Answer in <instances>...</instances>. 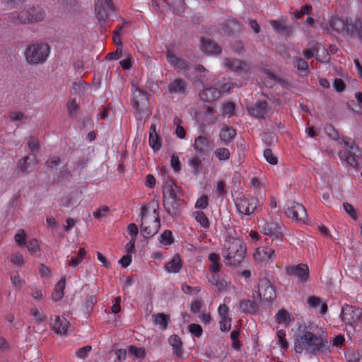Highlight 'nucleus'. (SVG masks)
<instances>
[{"label": "nucleus", "instance_id": "nucleus-1", "mask_svg": "<svg viewBox=\"0 0 362 362\" xmlns=\"http://www.w3.org/2000/svg\"><path fill=\"white\" fill-rule=\"evenodd\" d=\"M308 326L300 325L295 334L294 349L301 354L303 350L308 354L316 355L327 349L321 337L317 336L308 329Z\"/></svg>", "mask_w": 362, "mask_h": 362}, {"label": "nucleus", "instance_id": "nucleus-2", "mask_svg": "<svg viewBox=\"0 0 362 362\" xmlns=\"http://www.w3.org/2000/svg\"><path fill=\"white\" fill-rule=\"evenodd\" d=\"M50 53V47L47 43H36L29 45L25 51L26 61L30 64L44 63Z\"/></svg>", "mask_w": 362, "mask_h": 362}, {"label": "nucleus", "instance_id": "nucleus-3", "mask_svg": "<svg viewBox=\"0 0 362 362\" xmlns=\"http://www.w3.org/2000/svg\"><path fill=\"white\" fill-rule=\"evenodd\" d=\"M45 18V11L38 5L30 6L13 15V23L16 24H29L43 21Z\"/></svg>", "mask_w": 362, "mask_h": 362}, {"label": "nucleus", "instance_id": "nucleus-4", "mask_svg": "<svg viewBox=\"0 0 362 362\" xmlns=\"http://www.w3.org/2000/svg\"><path fill=\"white\" fill-rule=\"evenodd\" d=\"M224 257L229 260L230 265L237 266L243 260L246 248L244 243L240 239H232L228 241Z\"/></svg>", "mask_w": 362, "mask_h": 362}, {"label": "nucleus", "instance_id": "nucleus-5", "mask_svg": "<svg viewBox=\"0 0 362 362\" xmlns=\"http://www.w3.org/2000/svg\"><path fill=\"white\" fill-rule=\"evenodd\" d=\"M340 316L346 326H349L353 332H355L362 317V309L353 305H344L341 308Z\"/></svg>", "mask_w": 362, "mask_h": 362}, {"label": "nucleus", "instance_id": "nucleus-6", "mask_svg": "<svg viewBox=\"0 0 362 362\" xmlns=\"http://www.w3.org/2000/svg\"><path fill=\"white\" fill-rule=\"evenodd\" d=\"M255 300L272 303L276 298V292L270 281L267 279H261L257 285V296H252Z\"/></svg>", "mask_w": 362, "mask_h": 362}, {"label": "nucleus", "instance_id": "nucleus-7", "mask_svg": "<svg viewBox=\"0 0 362 362\" xmlns=\"http://www.w3.org/2000/svg\"><path fill=\"white\" fill-rule=\"evenodd\" d=\"M238 212L245 214H252L255 209L260 206L259 200L255 197L243 196L238 198L235 202Z\"/></svg>", "mask_w": 362, "mask_h": 362}, {"label": "nucleus", "instance_id": "nucleus-8", "mask_svg": "<svg viewBox=\"0 0 362 362\" xmlns=\"http://www.w3.org/2000/svg\"><path fill=\"white\" fill-rule=\"evenodd\" d=\"M134 107L140 115L148 116L151 111L148 108V98L146 92L136 88L133 94Z\"/></svg>", "mask_w": 362, "mask_h": 362}, {"label": "nucleus", "instance_id": "nucleus-9", "mask_svg": "<svg viewBox=\"0 0 362 362\" xmlns=\"http://www.w3.org/2000/svg\"><path fill=\"white\" fill-rule=\"evenodd\" d=\"M262 232L271 238L272 243L275 240L276 245L281 242L282 227L279 223L272 221H265L262 226Z\"/></svg>", "mask_w": 362, "mask_h": 362}, {"label": "nucleus", "instance_id": "nucleus-10", "mask_svg": "<svg viewBox=\"0 0 362 362\" xmlns=\"http://www.w3.org/2000/svg\"><path fill=\"white\" fill-rule=\"evenodd\" d=\"M285 214L288 218H291L298 221H304L307 217L306 209L300 204L291 202L287 204Z\"/></svg>", "mask_w": 362, "mask_h": 362}, {"label": "nucleus", "instance_id": "nucleus-11", "mask_svg": "<svg viewBox=\"0 0 362 362\" xmlns=\"http://www.w3.org/2000/svg\"><path fill=\"white\" fill-rule=\"evenodd\" d=\"M345 28L343 33V36H350L353 38H358L362 40L361 34V22L356 20L353 21L352 18H345Z\"/></svg>", "mask_w": 362, "mask_h": 362}, {"label": "nucleus", "instance_id": "nucleus-12", "mask_svg": "<svg viewBox=\"0 0 362 362\" xmlns=\"http://www.w3.org/2000/svg\"><path fill=\"white\" fill-rule=\"evenodd\" d=\"M309 268L305 264H299L286 268V274L298 277L300 281L306 282L309 279Z\"/></svg>", "mask_w": 362, "mask_h": 362}, {"label": "nucleus", "instance_id": "nucleus-13", "mask_svg": "<svg viewBox=\"0 0 362 362\" xmlns=\"http://www.w3.org/2000/svg\"><path fill=\"white\" fill-rule=\"evenodd\" d=\"M250 115L256 118H265L269 112L268 104L266 100H257L254 107H248Z\"/></svg>", "mask_w": 362, "mask_h": 362}, {"label": "nucleus", "instance_id": "nucleus-14", "mask_svg": "<svg viewBox=\"0 0 362 362\" xmlns=\"http://www.w3.org/2000/svg\"><path fill=\"white\" fill-rule=\"evenodd\" d=\"M140 227L143 233V236L146 239H148L158 232L160 227V218L156 217L155 219L151 221L148 225L142 222Z\"/></svg>", "mask_w": 362, "mask_h": 362}, {"label": "nucleus", "instance_id": "nucleus-15", "mask_svg": "<svg viewBox=\"0 0 362 362\" xmlns=\"http://www.w3.org/2000/svg\"><path fill=\"white\" fill-rule=\"evenodd\" d=\"M36 164L37 160L35 155L26 156L18 161L16 169L19 170L22 175H25L29 173L30 168Z\"/></svg>", "mask_w": 362, "mask_h": 362}, {"label": "nucleus", "instance_id": "nucleus-16", "mask_svg": "<svg viewBox=\"0 0 362 362\" xmlns=\"http://www.w3.org/2000/svg\"><path fill=\"white\" fill-rule=\"evenodd\" d=\"M194 147L199 153L209 155L212 150L211 142L203 136H199L195 139Z\"/></svg>", "mask_w": 362, "mask_h": 362}, {"label": "nucleus", "instance_id": "nucleus-17", "mask_svg": "<svg viewBox=\"0 0 362 362\" xmlns=\"http://www.w3.org/2000/svg\"><path fill=\"white\" fill-rule=\"evenodd\" d=\"M221 28L226 35L232 36L240 33L241 26L236 19H228L222 24Z\"/></svg>", "mask_w": 362, "mask_h": 362}, {"label": "nucleus", "instance_id": "nucleus-18", "mask_svg": "<svg viewBox=\"0 0 362 362\" xmlns=\"http://www.w3.org/2000/svg\"><path fill=\"white\" fill-rule=\"evenodd\" d=\"M180 199H163V206L166 212L171 216L175 217L179 215Z\"/></svg>", "mask_w": 362, "mask_h": 362}, {"label": "nucleus", "instance_id": "nucleus-19", "mask_svg": "<svg viewBox=\"0 0 362 362\" xmlns=\"http://www.w3.org/2000/svg\"><path fill=\"white\" fill-rule=\"evenodd\" d=\"M269 23L275 32L282 36L291 35L293 33V28L291 25H286L284 21L272 20Z\"/></svg>", "mask_w": 362, "mask_h": 362}, {"label": "nucleus", "instance_id": "nucleus-20", "mask_svg": "<svg viewBox=\"0 0 362 362\" xmlns=\"http://www.w3.org/2000/svg\"><path fill=\"white\" fill-rule=\"evenodd\" d=\"M274 257V250L269 247H258L254 254L255 259L260 262L272 260Z\"/></svg>", "mask_w": 362, "mask_h": 362}, {"label": "nucleus", "instance_id": "nucleus-21", "mask_svg": "<svg viewBox=\"0 0 362 362\" xmlns=\"http://www.w3.org/2000/svg\"><path fill=\"white\" fill-rule=\"evenodd\" d=\"M201 48L203 52L208 54H219L221 53V48L218 44L210 39L202 38Z\"/></svg>", "mask_w": 362, "mask_h": 362}, {"label": "nucleus", "instance_id": "nucleus-22", "mask_svg": "<svg viewBox=\"0 0 362 362\" xmlns=\"http://www.w3.org/2000/svg\"><path fill=\"white\" fill-rule=\"evenodd\" d=\"M225 64L229 67L230 70L237 73H246L248 71L247 65L244 62L238 59H226Z\"/></svg>", "mask_w": 362, "mask_h": 362}, {"label": "nucleus", "instance_id": "nucleus-23", "mask_svg": "<svg viewBox=\"0 0 362 362\" xmlns=\"http://www.w3.org/2000/svg\"><path fill=\"white\" fill-rule=\"evenodd\" d=\"M187 87V81L182 78H176L168 85V90L170 93L185 94Z\"/></svg>", "mask_w": 362, "mask_h": 362}, {"label": "nucleus", "instance_id": "nucleus-24", "mask_svg": "<svg viewBox=\"0 0 362 362\" xmlns=\"http://www.w3.org/2000/svg\"><path fill=\"white\" fill-rule=\"evenodd\" d=\"M221 91L214 87H209L204 89L199 96L205 102L211 103L220 97Z\"/></svg>", "mask_w": 362, "mask_h": 362}, {"label": "nucleus", "instance_id": "nucleus-25", "mask_svg": "<svg viewBox=\"0 0 362 362\" xmlns=\"http://www.w3.org/2000/svg\"><path fill=\"white\" fill-rule=\"evenodd\" d=\"M182 267V262L178 253L175 254L172 259L165 265V270L171 273H178Z\"/></svg>", "mask_w": 362, "mask_h": 362}, {"label": "nucleus", "instance_id": "nucleus-26", "mask_svg": "<svg viewBox=\"0 0 362 362\" xmlns=\"http://www.w3.org/2000/svg\"><path fill=\"white\" fill-rule=\"evenodd\" d=\"M69 325V322L64 317H55V321L52 325L53 329L57 334H66Z\"/></svg>", "mask_w": 362, "mask_h": 362}, {"label": "nucleus", "instance_id": "nucleus-27", "mask_svg": "<svg viewBox=\"0 0 362 362\" xmlns=\"http://www.w3.org/2000/svg\"><path fill=\"white\" fill-rule=\"evenodd\" d=\"M239 308L245 313L255 314L258 309V305L255 301L243 299L240 300Z\"/></svg>", "mask_w": 362, "mask_h": 362}, {"label": "nucleus", "instance_id": "nucleus-28", "mask_svg": "<svg viewBox=\"0 0 362 362\" xmlns=\"http://www.w3.org/2000/svg\"><path fill=\"white\" fill-rule=\"evenodd\" d=\"M152 317L153 319L154 324L159 326L162 330L166 329L169 322H170V316L163 313L153 314Z\"/></svg>", "mask_w": 362, "mask_h": 362}, {"label": "nucleus", "instance_id": "nucleus-29", "mask_svg": "<svg viewBox=\"0 0 362 362\" xmlns=\"http://www.w3.org/2000/svg\"><path fill=\"white\" fill-rule=\"evenodd\" d=\"M330 28L343 35L345 28V19L340 18L338 16H332L329 21Z\"/></svg>", "mask_w": 362, "mask_h": 362}, {"label": "nucleus", "instance_id": "nucleus-30", "mask_svg": "<svg viewBox=\"0 0 362 362\" xmlns=\"http://www.w3.org/2000/svg\"><path fill=\"white\" fill-rule=\"evenodd\" d=\"M168 341L173 347V353L177 356L181 357L182 354V342L180 337L177 334H173L169 338Z\"/></svg>", "mask_w": 362, "mask_h": 362}, {"label": "nucleus", "instance_id": "nucleus-31", "mask_svg": "<svg viewBox=\"0 0 362 362\" xmlns=\"http://www.w3.org/2000/svg\"><path fill=\"white\" fill-rule=\"evenodd\" d=\"M104 5H105V1L103 0H98L95 4L96 18L100 22H105L108 18V15Z\"/></svg>", "mask_w": 362, "mask_h": 362}, {"label": "nucleus", "instance_id": "nucleus-32", "mask_svg": "<svg viewBox=\"0 0 362 362\" xmlns=\"http://www.w3.org/2000/svg\"><path fill=\"white\" fill-rule=\"evenodd\" d=\"M65 277L62 278L56 284L54 291L52 293V298L54 301L60 300L64 295Z\"/></svg>", "mask_w": 362, "mask_h": 362}, {"label": "nucleus", "instance_id": "nucleus-33", "mask_svg": "<svg viewBox=\"0 0 362 362\" xmlns=\"http://www.w3.org/2000/svg\"><path fill=\"white\" fill-rule=\"evenodd\" d=\"M163 199H166V194L168 195L167 199H177L178 198L177 195V192L175 190L174 183L173 181L166 180L165 182V186L163 187Z\"/></svg>", "mask_w": 362, "mask_h": 362}, {"label": "nucleus", "instance_id": "nucleus-34", "mask_svg": "<svg viewBox=\"0 0 362 362\" xmlns=\"http://www.w3.org/2000/svg\"><path fill=\"white\" fill-rule=\"evenodd\" d=\"M236 134V132L233 128L226 127L221 130L220 139L225 144L230 143Z\"/></svg>", "mask_w": 362, "mask_h": 362}, {"label": "nucleus", "instance_id": "nucleus-35", "mask_svg": "<svg viewBox=\"0 0 362 362\" xmlns=\"http://www.w3.org/2000/svg\"><path fill=\"white\" fill-rule=\"evenodd\" d=\"M294 66L296 67L303 75H308L309 73L308 62L302 58H296L293 62Z\"/></svg>", "mask_w": 362, "mask_h": 362}, {"label": "nucleus", "instance_id": "nucleus-36", "mask_svg": "<svg viewBox=\"0 0 362 362\" xmlns=\"http://www.w3.org/2000/svg\"><path fill=\"white\" fill-rule=\"evenodd\" d=\"M275 318L278 323L284 322L285 324H288L291 321L290 314L285 309H281L279 310L275 316Z\"/></svg>", "mask_w": 362, "mask_h": 362}, {"label": "nucleus", "instance_id": "nucleus-37", "mask_svg": "<svg viewBox=\"0 0 362 362\" xmlns=\"http://www.w3.org/2000/svg\"><path fill=\"white\" fill-rule=\"evenodd\" d=\"M194 215L196 221L199 222L202 226L204 228L209 227V220L203 211H196L194 213Z\"/></svg>", "mask_w": 362, "mask_h": 362}, {"label": "nucleus", "instance_id": "nucleus-38", "mask_svg": "<svg viewBox=\"0 0 362 362\" xmlns=\"http://www.w3.org/2000/svg\"><path fill=\"white\" fill-rule=\"evenodd\" d=\"M59 3L66 12L76 11L77 8V1L76 0H59Z\"/></svg>", "mask_w": 362, "mask_h": 362}, {"label": "nucleus", "instance_id": "nucleus-39", "mask_svg": "<svg viewBox=\"0 0 362 362\" xmlns=\"http://www.w3.org/2000/svg\"><path fill=\"white\" fill-rule=\"evenodd\" d=\"M189 165L193 168L192 173L194 175L201 173L200 166L202 165V160L199 157L194 156L189 159Z\"/></svg>", "mask_w": 362, "mask_h": 362}, {"label": "nucleus", "instance_id": "nucleus-40", "mask_svg": "<svg viewBox=\"0 0 362 362\" xmlns=\"http://www.w3.org/2000/svg\"><path fill=\"white\" fill-rule=\"evenodd\" d=\"M129 353L134 355L136 358L143 359L146 356L145 349L144 348H139L135 346H129Z\"/></svg>", "mask_w": 362, "mask_h": 362}, {"label": "nucleus", "instance_id": "nucleus-41", "mask_svg": "<svg viewBox=\"0 0 362 362\" xmlns=\"http://www.w3.org/2000/svg\"><path fill=\"white\" fill-rule=\"evenodd\" d=\"M174 241L172 235V232L169 230H165L160 236V242L163 245H171Z\"/></svg>", "mask_w": 362, "mask_h": 362}, {"label": "nucleus", "instance_id": "nucleus-42", "mask_svg": "<svg viewBox=\"0 0 362 362\" xmlns=\"http://www.w3.org/2000/svg\"><path fill=\"white\" fill-rule=\"evenodd\" d=\"M185 10V3L184 0H175L173 4V13L178 16H182Z\"/></svg>", "mask_w": 362, "mask_h": 362}, {"label": "nucleus", "instance_id": "nucleus-43", "mask_svg": "<svg viewBox=\"0 0 362 362\" xmlns=\"http://www.w3.org/2000/svg\"><path fill=\"white\" fill-rule=\"evenodd\" d=\"M345 357L348 362H358L361 358V355L358 351L349 350L345 353Z\"/></svg>", "mask_w": 362, "mask_h": 362}, {"label": "nucleus", "instance_id": "nucleus-44", "mask_svg": "<svg viewBox=\"0 0 362 362\" xmlns=\"http://www.w3.org/2000/svg\"><path fill=\"white\" fill-rule=\"evenodd\" d=\"M264 157L265 158L266 160L271 165H276L278 162L277 157L273 154L272 151L270 148H266L264 151Z\"/></svg>", "mask_w": 362, "mask_h": 362}, {"label": "nucleus", "instance_id": "nucleus-45", "mask_svg": "<svg viewBox=\"0 0 362 362\" xmlns=\"http://www.w3.org/2000/svg\"><path fill=\"white\" fill-rule=\"evenodd\" d=\"M149 145L155 152L160 149L161 141L158 135L156 136H149Z\"/></svg>", "mask_w": 362, "mask_h": 362}, {"label": "nucleus", "instance_id": "nucleus-46", "mask_svg": "<svg viewBox=\"0 0 362 362\" xmlns=\"http://www.w3.org/2000/svg\"><path fill=\"white\" fill-rule=\"evenodd\" d=\"M216 156L221 160H226L230 158V152L226 148H218L215 151Z\"/></svg>", "mask_w": 362, "mask_h": 362}, {"label": "nucleus", "instance_id": "nucleus-47", "mask_svg": "<svg viewBox=\"0 0 362 362\" xmlns=\"http://www.w3.org/2000/svg\"><path fill=\"white\" fill-rule=\"evenodd\" d=\"M311 9L312 6L310 5L305 4L303 6L300 10H295L293 12V15L296 18L299 19L305 14L309 13Z\"/></svg>", "mask_w": 362, "mask_h": 362}, {"label": "nucleus", "instance_id": "nucleus-48", "mask_svg": "<svg viewBox=\"0 0 362 362\" xmlns=\"http://www.w3.org/2000/svg\"><path fill=\"white\" fill-rule=\"evenodd\" d=\"M188 329L189 332L197 337H200L203 332V329L201 325L195 323L190 324L188 327Z\"/></svg>", "mask_w": 362, "mask_h": 362}, {"label": "nucleus", "instance_id": "nucleus-49", "mask_svg": "<svg viewBox=\"0 0 362 362\" xmlns=\"http://www.w3.org/2000/svg\"><path fill=\"white\" fill-rule=\"evenodd\" d=\"M97 302L96 295L95 293H92L88 295L86 297V308L87 310V313H90V311L93 309V305Z\"/></svg>", "mask_w": 362, "mask_h": 362}, {"label": "nucleus", "instance_id": "nucleus-50", "mask_svg": "<svg viewBox=\"0 0 362 362\" xmlns=\"http://www.w3.org/2000/svg\"><path fill=\"white\" fill-rule=\"evenodd\" d=\"M88 86V84L83 81H79L78 82H74L72 86V91L77 94L82 90H85Z\"/></svg>", "mask_w": 362, "mask_h": 362}, {"label": "nucleus", "instance_id": "nucleus-51", "mask_svg": "<svg viewBox=\"0 0 362 362\" xmlns=\"http://www.w3.org/2000/svg\"><path fill=\"white\" fill-rule=\"evenodd\" d=\"M277 336L279 339V343L280 344L281 348L284 349H287L288 348V344L286 339V332L283 330H279L277 332Z\"/></svg>", "mask_w": 362, "mask_h": 362}, {"label": "nucleus", "instance_id": "nucleus-52", "mask_svg": "<svg viewBox=\"0 0 362 362\" xmlns=\"http://www.w3.org/2000/svg\"><path fill=\"white\" fill-rule=\"evenodd\" d=\"M231 319L228 317H221L220 321V329L222 332H228L230 329Z\"/></svg>", "mask_w": 362, "mask_h": 362}, {"label": "nucleus", "instance_id": "nucleus-53", "mask_svg": "<svg viewBox=\"0 0 362 362\" xmlns=\"http://www.w3.org/2000/svg\"><path fill=\"white\" fill-rule=\"evenodd\" d=\"M171 167L173 168L174 171L176 173H179L181 170V163L179 160V158L177 155L173 154L170 160Z\"/></svg>", "mask_w": 362, "mask_h": 362}, {"label": "nucleus", "instance_id": "nucleus-54", "mask_svg": "<svg viewBox=\"0 0 362 362\" xmlns=\"http://www.w3.org/2000/svg\"><path fill=\"white\" fill-rule=\"evenodd\" d=\"M343 206L346 212L354 220L357 218V214L354 207L349 203L344 202Z\"/></svg>", "mask_w": 362, "mask_h": 362}, {"label": "nucleus", "instance_id": "nucleus-55", "mask_svg": "<svg viewBox=\"0 0 362 362\" xmlns=\"http://www.w3.org/2000/svg\"><path fill=\"white\" fill-rule=\"evenodd\" d=\"M346 160V162L353 167H357L358 163V158H359V155L356 153V154H351L348 155L347 153H345Z\"/></svg>", "mask_w": 362, "mask_h": 362}, {"label": "nucleus", "instance_id": "nucleus-56", "mask_svg": "<svg viewBox=\"0 0 362 362\" xmlns=\"http://www.w3.org/2000/svg\"><path fill=\"white\" fill-rule=\"evenodd\" d=\"M344 145L349 148L348 151L346 153L348 155L356 154L359 151L358 147L355 144V142H349L346 140H344Z\"/></svg>", "mask_w": 362, "mask_h": 362}, {"label": "nucleus", "instance_id": "nucleus-57", "mask_svg": "<svg viewBox=\"0 0 362 362\" xmlns=\"http://www.w3.org/2000/svg\"><path fill=\"white\" fill-rule=\"evenodd\" d=\"M92 350L91 346H86L81 349H79L76 354V356L79 358L84 359L88 356V353Z\"/></svg>", "mask_w": 362, "mask_h": 362}, {"label": "nucleus", "instance_id": "nucleus-58", "mask_svg": "<svg viewBox=\"0 0 362 362\" xmlns=\"http://www.w3.org/2000/svg\"><path fill=\"white\" fill-rule=\"evenodd\" d=\"M61 163H62V160L58 156H54L52 158H50L46 161V165L48 168H50L52 169L59 165Z\"/></svg>", "mask_w": 362, "mask_h": 362}, {"label": "nucleus", "instance_id": "nucleus-59", "mask_svg": "<svg viewBox=\"0 0 362 362\" xmlns=\"http://www.w3.org/2000/svg\"><path fill=\"white\" fill-rule=\"evenodd\" d=\"M15 240L21 246L26 245L25 235L24 233V230H23V229L18 230V233L15 235Z\"/></svg>", "mask_w": 362, "mask_h": 362}, {"label": "nucleus", "instance_id": "nucleus-60", "mask_svg": "<svg viewBox=\"0 0 362 362\" xmlns=\"http://www.w3.org/2000/svg\"><path fill=\"white\" fill-rule=\"evenodd\" d=\"M333 87L337 92H342L346 88V84L341 78H335L333 81Z\"/></svg>", "mask_w": 362, "mask_h": 362}, {"label": "nucleus", "instance_id": "nucleus-61", "mask_svg": "<svg viewBox=\"0 0 362 362\" xmlns=\"http://www.w3.org/2000/svg\"><path fill=\"white\" fill-rule=\"evenodd\" d=\"M315 45H318V43H314L311 47L303 50V54L307 59H311L315 56V54L317 52V49L315 47Z\"/></svg>", "mask_w": 362, "mask_h": 362}, {"label": "nucleus", "instance_id": "nucleus-62", "mask_svg": "<svg viewBox=\"0 0 362 362\" xmlns=\"http://www.w3.org/2000/svg\"><path fill=\"white\" fill-rule=\"evenodd\" d=\"M208 206V197L206 195L202 196L198 199L195 204V207L197 209H204Z\"/></svg>", "mask_w": 362, "mask_h": 362}, {"label": "nucleus", "instance_id": "nucleus-63", "mask_svg": "<svg viewBox=\"0 0 362 362\" xmlns=\"http://www.w3.org/2000/svg\"><path fill=\"white\" fill-rule=\"evenodd\" d=\"M26 247L28 250L31 252H36L40 250L38 242L36 239H33L29 241Z\"/></svg>", "mask_w": 362, "mask_h": 362}, {"label": "nucleus", "instance_id": "nucleus-64", "mask_svg": "<svg viewBox=\"0 0 362 362\" xmlns=\"http://www.w3.org/2000/svg\"><path fill=\"white\" fill-rule=\"evenodd\" d=\"M115 354L117 358L115 362H123L126 359L127 351L124 349H117Z\"/></svg>", "mask_w": 362, "mask_h": 362}]
</instances>
